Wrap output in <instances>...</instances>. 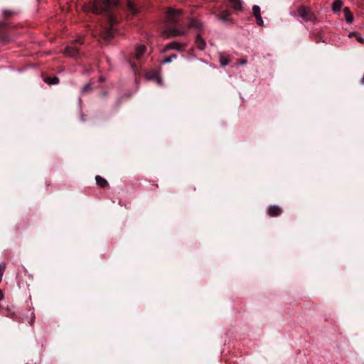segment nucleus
<instances>
[{
    "label": "nucleus",
    "instance_id": "obj_9",
    "mask_svg": "<svg viewBox=\"0 0 364 364\" xmlns=\"http://www.w3.org/2000/svg\"><path fill=\"white\" fill-rule=\"evenodd\" d=\"M267 213L270 217H277L282 213V208L277 205H272L267 208Z\"/></svg>",
    "mask_w": 364,
    "mask_h": 364
},
{
    "label": "nucleus",
    "instance_id": "obj_6",
    "mask_svg": "<svg viewBox=\"0 0 364 364\" xmlns=\"http://www.w3.org/2000/svg\"><path fill=\"white\" fill-rule=\"evenodd\" d=\"M186 33V30L179 29L177 28H168L164 31L162 36L164 38H169L184 36Z\"/></svg>",
    "mask_w": 364,
    "mask_h": 364
},
{
    "label": "nucleus",
    "instance_id": "obj_14",
    "mask_svg": "<svg viewBox=\"0 0 364 364\" xmlns=\"http://www.w3.org/2000/svg\"><path fill=\"white\" fill-rule=\"evenodd\" d=\"M231 6L235 11H242L243 7L241 0H229Z\"/></svg>",
    "mask_w": 364,
    "mask_h": 364
},
{
    "label": "nucleus",
    "instance_id": "obj_23",
    "mask_svg": "<svg viewBox=\"0 0 364 364\" xmlns=\"http://www.w3.org/2000/svg\"><path fill=\"white\" fill-rule=\"evenodd\" d=\"M354 36L358 42H360L361 43H364V38L360 33H350L349 36Z\"/></svg>",
    "mask_w": 364,
    "mask_h": 364
},
{
    "label": "nucleus",
    "instance_id": "obj_18",
    "mask_svg": "<svg viewBox=\"0 0 364 364\" xmlns=\"http://www.w3.org/2000/svg\"><path fill=\"white\" fill-rule=\"evenodd\" d=\"M146 77L149 79V80H156L157 83L159 85H162V79L161 77V76L158 74V73H149V74H147L146 75Z\"/></svg>",
    "mask_w": 364,
    "mask_h": 364
},
{
    "label": "nucleus",
    "instance_id": "obj_1",
    "mask_svg": "<svg viewBox=\"0 0 364 364\" xmlns=\"http://www.w3.org/2000/svg\"><path fill=\"white\" fill-rule=\"evenodd\" d=\"M117 4V0H93L83 6L85 12H92L100 14L107 11L111 6Z\"/></svg>",
    "mask_w": 364,
    "mask_h": 364
},
{
    "label": "nucleus",
    "instance_id": "obj_28",
    "mask_svg": "<svg viewBox=\"0 0 364 364\" xmlns=\"http://www.w3.org/2000/svg\"><path fill=\"white\" fill-rule=\"evenodd\" d=\"M247 63V60L245 59H243V60H240L237 65H245Z\"/></svg>",
    "mask_w": 364,
    "mask_h": 364
},
{
    "label": "nucleus",
    "instance_id": "obj_4",
    "mask_svg": "<svg viewBox=\"0 0 364 364\" xmlns=\"http://www.w3.org/2000/svg\"><path fill=\"white\" fill-rule=\"evenodd\" d=\"M82 44L83 39L82 38H79L74 41L71 42V43L66 46L65 48L64 53L70 57H76L79 54V49L76 46V44Z\"/></svg>",
    "mask_w": 364,
    "mask_h": 364
},
{
    "label": "nucleus",
    "instance_id": "obj_16",
    "mask_svg": "<svg viewBox=\"0 0 364 364\" xmlns=\"http://www.w3.org/2000/svg\"><path fill=\"white\" fill-rule=\"evenodd\" d=\"M43 80L46 84H48L49 85H57L59 83V78L56 76L46 77L44 78Z\"/></svg>",
    "mask_w": 364,
    "mask_h": 364
},
{
    "label": "nucleus",
    "instance_id": "obj_21",
    "mask_svg": "<svg viewBox=\"0 0 364 364\" xmlns=\"http://www.w3.org/2000/svg\"><path fill=\"white\" fill-rule=\"evenodd\" d=\"M343 12L345 14L346 20L347 23H352L353 21V14L350 13L349 9L348 7H346L343 9Z\"/></svg>",
    "mask_w": 364,
    "mask_h": 364
},
{
    "label": "nucleus",
    "instance_id": "obj_17",
    "mask_svg": "<svg viewBox=\"0 0 364 364\" xmlns=\"http://www.w3.org/2000/svg\"><path fill=\"white\" fill-rule=\"evenodd\" d=\"M127 9L134 15L139 12L136 6L131 0L127 2Z\"/></svg>",
    "mask_w": 364,
    "mask_h": 364
},
{
    "label": "nucleus",
    "instance_id": "obj_8",
    "mask_svg": "<svg viewBox=\"0 0 364 364\" xmlns=\"http://www.w3.org/2000/svg\"><path fill=\"white\" fill-rule=\"evenodd\" d=\"M186 46L184 43H180L178 42H171L170 43L166 44L162 50L163 53L166 52L168 50H181Z\"/></svg>",
    "mask_w": 364,
    "mask_h": 364
},
{
    "label": "nucleus",
    "instance_id": "obj_22",
    "mask_svg": "<svg viewBox=\"0 0 364 364\" xmlns=\"http://www.w3.org/2000/svg\"><path fill=\"white\" fill-rule=\"evenodd\" d=\"M177 55L176 54H172L168 57L165 58L162 61V64H166L171 63L173 60L176 59Z\"/></svg>",
    "mask_w": 364,
    "mask_h": 364
},
{
    "label": "nucleus",
    "instance_id": "obj_15",
    "mask_svg": "<svg viewBox=\"0 0 364 364\" xmlns=\"http://www.w3.org/2000/svg\"><path fill=\"white\" fill-rule=\"evenodd\" d=\"M95 180L97 185L102 188H104L108 186L107 181L100 176H96Z\"/></svg>",
    "mask_w": 364,
    "mask_h": 364
},
{
    "label": "nucleus",
    "instance_id": "obj_26",
    "mask_svg": "<svg viewBox=\"0 0 364 364\" xmlns=\"http://www.w3.org/2000/svg\"><path fill=\"white\" fill-rule=\"evenodd\" d=\"M14 14V12L11 10H8V9H4L3 11V16L5 18H8V17H10L12 15Z\"/></svg>",
    "mask_w": 364,
    "mask_h": 364
},
{
    "label": "nucleus",
    "instance_id": "obj_7",
    "mask_svg": "<svg viewBox=\"0 0 364 364\" xmlns=\"http://www.w3.org/2000/svg\"><path fill=\"white\" fill-rule=\"evenodd\" d=\"M216 18L223 21V23H232V19L230 16V13L227 11V10H224V11H220V13L217 14L215 15Z\"/></svg>",
    "mask_w": 364,
    "mask_h": 364
},
{
    "label": "nucleus",
    "instance_id": "obj_13",
    "mask_svg": "<svg viewBox=\"0 0 364 364\" xmlns=\"http://www.w3.org/2000/svg\"><path fill=\"white\" fill-rule=\"evenodd\" d=\"M189 28H193L198 31L199 32L201 31L203 28V23L196 18H192L190 21V23L188 24Z\"/></svg>",
    "mask_w": 364,
    "mask_h": 364
},
{
    "label": "nucleus",
    "instance_id": "obj_19",
    "mask_svg": "<svg viewBox=\"0 0 364 364\" xmlns=\"http://www.w3.org/2000/svg\"><path fill=\"white\" fill-rule=\"evenodd\" d=\"M343 6V1L341 0H336L332 4V10L334 12L339 11Z\"/></svg>",
    "mask_w": 364,
    "mask_h": 364
},
{
    "label": "nucleus",
    "instance_id": "obj_5",
    "mask_svg": "<svg viewBox=\"0 0 364 364\" xmlns=\"http://www.w3.org/2000/svg\"><path fill=\"white\" fill-rule=\"evenodd\" d=\"M298 15L306 21H314L316 17L311 9L305 6H301L298 9Z\"/></svg>",
    "mask_w": 364,
    "mask_h": 364
},
{
    "label": "nucleus",
    "instance_id": "obj_11",
    "mask_svg": "<svg viewBox=\"0 0 364 364\" xmlns=\"http://www.w3.org/2000/svg\"><path fill=\"white\" fill-rule=\"evenodd\" d=\"M146 51V48L144 45H136L134 48V58L140 60Z\"/></svg>",
    "mask_w": 364,
    "mask_h": 364
},
{
    "label": "nucleus",
    "instance_id": "obj_30",
    "mask_svg": "<svg viewBox=\"0 0 364 364\" xmlns=\"http://www.w3.org/2000/svg\"><path fill=\"white\" fill-rule=\"evenodd\" d=\"M4 299V294L2 291L0 290V301H1Z\"/></svg>",
    "mask_w": 364,
    "mask_h": 364
},
{
    "label": "nucleus",
    "instance_id": "obj_10",
    "mask_svg": "<svg viewBox=\"0 0 364 364\" xmlns=\"http://www.w3.org/2000/svg\"><path fill=\"white\" fill-rule=\"evenodd\" d=\"M252 14L255 17L256 23L260 26H263L264 22L261 16L260 7L257 5L252 6Z\"/></svg>",
    "mask_w": 364,
    "mask_h": 364
},
{
    "label": "nucleus",
    "instance_id": "obj_25",
    "mask_svg": "<svg viewBox=\"0 0 364 364\" xmlns=\"http://www.w3.org/2000/svg\"><path fill=\"white\" fill-rule=\"evenodd\" d=\"M5 269H6V263L5 262L1 263L0 264V282L2 280V277H3Z\"/></svg>",
    "mask_w": 364,
    "mask_h": 364
},
{
    "label": "nucleus",
    "instance_id": "obj_29",
    "mask_svg": "<svg viewBox=\"0 0 364 364\" xmlns=\"http://www.w3.org/2000/svg\"><path fill=\"white\" fill-rule=\"evenodd\" d=\"M6 23H5L4 21H0V28L6 27Z\"/></svg>",
    "mask_w": 364,
    "mask_h": 364
},
{
    "label": "nucleus",
    "instance_id": "obj_27",
    "mask_svg": "<svg viewBox=\"0 0 364 364\" xmlns=\"http://www.w3.org/2000/svg\"><path fill=\"white\" fill-rule=\"evenodd\" d=\"M34 318H35V316L33 315V313H31V318H30V321H28V323L32 325L33 321H34Z\"/></svg>",
    "mask_w": 364,
    "mask_h": 364
},
{
    "label": "nucleus",
    "instance_id": "obj_2",
    "mask_svg": "<svg viewBox=\"0 0 364 364\" xmlns=\"http://www.w3.org/2000/svg\"><path fill=\"white\" fill-rule=\"evenodd\" d=\"M117 23V19L112 14H109L108 16V26L105 28L103 31L102 32V37L106 40L109 41L114 38L115 35V30L114 29V26Z\"/></svg>",
    "mask_w": 364,
    "mask_h": 364
},
{
    "label": "nucleus",
    "instance_id": "obj_20",
    "mask_svg": "<svg viewBox=\"0 0 364 364\" xmlns=\"http://www.w3.org/2000/svg\"><path fill=\"white\" fill-rule=\"evenodd\" d=\"M219 61L221 66L225 67L228 65L230 59L228 56H225L223 53L219 54Z\"/></svg>",
    "mask_w": 364,
    "mask_h": 364
},
{
    "label": "nucleus",
    "instance_id": "obj_3",
    "mask_svg": "<svg viewBox=\"0 0 364 364\" xmlns=\"http://www.w3.org/2000/svg\"><path fill=\"white\" fill-rule=\"evenodd\" d=\"M183 11L181 9L169 8L166 12V21L168 23L176 24L180 23Z\"/></svg>",
    "mask_w": 364,
    "mask_h": 364
},
{
    "label": "nucleus",
    "instance_id": "obj_24",
    "mask_svg": "<svg viewBox=\"0 0 364 364\" xmlns=\"http://www.w3.org/2000/svg\"><path fill=\"white\" fill-rule=\"evenodd\" d=\"M92 89V84L90 82H88L82 87L81 92H82V93H85V92L91 91Z\"/></svg>",
    "mask_w": 364,
    "mask_h": 364
},
{
    "label": "nucleus",
    "instance_id": "obj_12",
    "mask_svg": "<svg viewBox=\"0 0 364 364\" xmlns=\"http://www.w3.org/2000/svg\"><path fill=\"white\" fill-rule=\"evenodd\" d=\"M195 44L200 50H203L206 47L205 41L200 36V33L196 35Z\"/></svg>",
    "mask_w": 364,
    "mask_h": 364
}]
</instances>
